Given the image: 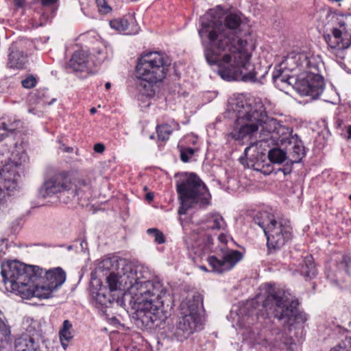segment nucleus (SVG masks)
Returning a JSON list of instances; mask_svg holds the SVG:
<instances>
[{"label": "nucleus", "mask_w": 351, "mask_h": 351, "mask_svg": "<svg viewBox=\"0 0 351 351\" xmlns=\"http://www.w3.org/2000/svg\"><path fill=\"white\" fill-rule=\"evenodd\" d=\"M188 250L192 258L195 261L196 258H202V256L208 253L213 245L212 237L206 234H193L190 241H186Z\"/></svg>", "instance_id": "f3484780"}, {"label": "nucleus", "mask_w": 351, "mask_h": 351, "mask_svg": "<svg viewBox=\"0 0 351 351\" xmlns=\"http://www.w3.org/2000/svg\"><path fill=\"white\" fill-rule=\"evenodd\" d=\"M267 237V246L269 254L281 249L291 239V228L286 219L276 220L274 215L263 211L254 218Z\"/></svg>", "instance_id": "9d476101"}, {"label": "nucleus", "mask_w": 351, "mask_h": 351, "mask_svg": "<svg viewBox=\"0 0 351 351\" xmlns=\"http://www.w3.org/2000/svg\"><path fill=\"white\" fill-rule=\"evenodd\" d=\"M241 23L240 14L225 16L221 6H217L203 18L198 33L206 62L217 66L222 79L254 82L267 71L260 73L251 64L252 45L239 35Z\"/></svg>", "instance_id": "f257e3e1"}, {"label": "nucleus", "mask_w": 351, "mask_h": 351, "mask_svg": "<svg viewBox=\"0 0 351 351\" xmlns=\"http://www.w3.org/2000/svg\"><path fill=\"white\" fill-rule=\"evenodd\" d=\"M342 345H339V348H334L330 351H351V337H346L342 341Z\"/></svg>", "instance_id": "4c0bfd02"}, {"label": "nucleus", "mask_w": 351, "mask_h": 351, "mask_svg": "<svg viewBox=\"0 0 351 351\" xmlns=\"http://www.w3.org/2000/svg\"><path fill=\"white\" fill-rule=\"evenodd\" d=\"M242 258L243 254L240 252L228 250L223 253L221 259L212 256L207 258V261L213 272L222 274L233 268Z\"/></svg>", "instance_id": "dca6fc26"}, {"label": "nucleus", "mask_w": 351, "mask_h": 351, "mask_svg": "<svg viewBox=\"0 0 351 351\" xmlns=\"http://www.w3.org/2000/svg\"><path fill=\"white\" fill-rule=\"evenodd\" d=\"M349 199L351 200V195H350V196H349Z\"/></svg>", "instance_id": "052dcab7"}, {"label": "nucleus", "mask_w": 351, "mask_h": 351, "mask_svg": "<svg viewBox=\"0 0 351 351\" xmlns=\"http://www.w3.org/2000/svg\"><path fill=\"white\" fill-rule=\"evenodd\" d=\"M145 198L148 201H152L154 199V194L152 193H148L146 194Z\"/></svg>", "instance_id": "de8ad7c7"}, {"label": "nucleus", "mask_w": 351, "mask_h": 351, "mask_svg": "<svg viewBox=\"0 0 351 351\" xmlns=\"http://www.w3.org/2000/svg\"><path fill=\"white\" fill-rule=\"evenodd\" d=\"M97 110L95 108H92L90 110V112L91 114H95Z\"/></svg>", "instance_id": "3c124183"}, {"label": "nucleus", "mask_w": 351, "mask_h": 351, "mask_svg": "<svg viewBox=\"0 0 351 351\" xmlns=\"http://www.w3.org/2000/svg\"><path fill=\"white\" fill-rule=\"evenodd\" d=\"M98 12L101 14H108L112 11V8L106 0H96Z\"/></svg>", "instance_id": "c9c22d12"}, {"label": "nucleus", "mask_w": 351, "mask_h": 351, "mask_svg": "<svg viewBox=\"0 0 351 351\" xmlns=\"http://www.w3.org/2000/svg\"><path fill=\"white\" fill-rule=\"evenodd\" d=\"M58 0H41V4L43 6H49L55 4Z\"/></svg>", "instance_id": "c03bdc74"}, {"label": "nucleus", "mask_w": 351, "mask_h": 351, "mask_svg": "<svg viewBox=\"0 0 351 351\" xmlns=\"http://www.w3.org/2000/svg\"><path fill=\"white\" fill-rule=\"evenodd\" d=\"M32 324L34 326L27 328V332L15 340V351H41L40 348L41 334L38 330H32V328H35L37 323L33 322Z\"/></svg>", "instance_id": "a211bd4d"}, {"label": "nucleus", "mask_w": 351, "mask_h": 351, "mask_svg": "<svg viewBox=\"0 0 351 351\" xmlns=\"http://www.w3.org/2000/svg\"><path fill=\"white\" fill-rule=\"evenodd\" d=\"M265 128V135L263 136L261 141H267V136L270 135L271 138L280 143L282 145H287L293 136H291L289 128L280 124L274 119L268 117Z\"/></svg>", "instance_id": "6ab92c4d"}, {"label": "nucleus", "mask_w": 351, "mask_h": 351, "mask_svg": "<svg viewBox=\"0 0 351 351\" xmlns=\"http://www.w3.org/2000/svg\"><path fill=\"white\" fill-rule=\"evenodd\" d=\"M92 302L97 308L106 307L110 303V298L100 289L95 295H93Z\"/></svg>", "instance_id": "c85d7f7f"}, {"label": "nucleus", "mask_w": 351, "mask_h": 351, "mask_svg": "<svg viewBox=\"0 0 351 351\" xmlns=\"http://www.w3.org/2000/svg\"><path fill=\"white\" fill-rule=\"evenodd\" d=\"M263 307L284 325L292 326L298 319L299 313L296 304L289 301L281 289H270L263 301Z\"/></svg>", "instance_id": "9b49d317"}, {"label": "nucleus", "mask_w": 351, "mask_h": 351, "mask_svg": "<svg viewBox=\"0 0 351 351\" xmlns=\"http://www.w3.org/2000/svg\"><path fill=\"white\" fill-rule=\"evenodd\" d=\"M105 87L107 90L110 89L111 87V84L110 82H106L105 84Z\"/></svg>", "instance_id": "8fccbe9b"}, {"label": "nucleus", "mask_w": 351, "mask_h": 351, "mask_svg": "<svg viewBox=\"0 0 351 351\" xmlns=\"http://www.w3.org/2000/svg\"><path fill=\"white\" fill-rule=\"evenodd\" d=\"M14 5L16 8H22L25 5V0H14Z\"/></svg>", "instance_id": "37998d69"}, {"label": "nucleus", "mask_w": 351, "mask_h": 351, "mask_svg": "<svg viewBox=\"0 0 351 351\" xmlns=\"http://www.w3.org/2000/svg\"><path fill=\"white\" fill-rule=\"evenodd\" d=\"M199 268H200L202 270H203V271H208V270H207V268H206L205 266H204V265L199 266Z\"/></svg>", "instance_id": "603ef678"}, {"label": "nucleus", "mask_w": 351, "mask_h": 351, "mask_svg": "<svg viewBox=\"0 0 351 351\" xmlns=\"http://www.w3.org/2000/svg\"><path fill=\"white\" fill-rule=\"evenodd\" d=\"M72 328L73 325L71 323V322L68 319H66L63 322L62 326L59 330V339L64 350L69 346V343L73 338V336L71 332Z\"/></svg>", "instance_id": "b1692460"}, {"label": "nucleus", "mask_w": 351, "mask_h": 351, "mask_svg": "<svg viewBox=\"0 0 351 351\" xmlns=\"http://www.w3.org/2000/svg\"><path fill=\"white\" fill-rule=\"evenodd\" d=\"M97 58L99 61L104 62L106 60L111 59L113 56V50L111 47L104 45L102 48L97 50Z\"/></svg>", "instance_id": "2f4dec72"}, {"label": "nucleus", "mask_w": 351, "mask_h": 351, "mask_svg": "<svg viewBox=\"0 0 351 351\" xmlns=\"http://www.w3.org/2000/svg\"><path fill=\"white\" fill-rule=\"evenodd\" d=\"M254 169L257 170V171H261V169H259L257 167H254Z\"/></svg>", "instance_id": "6e6d98bb"}, {"label": "nucleus", "mask_w": 351, "mask_h": 351, "mask_svg": "<svg viewBox=\"0 0 351 351\" xmlns=\"http://www.w3.org/2000/svg\"><path fill=\"white\" fill-rule=\"evenodd\" d=\"M21 84L25 88H32L36 86L37 80L33 75H29L21 81Z\"/></svg>", "instance_id": "e433bc0d"}, {"label": "nucleus", "mask_w": 351, "mask_h": 351, "mask_svg": "<svg viewBox=\"0 0 351 351\" xmlns=\"http://www.w3.org/2000/svg\"><path fill=\"white\" fill-rule=\"evenodd\" d=\"M169 64L167 59L159 52H149L138 59L136 71L139 80L137 84L139 100L154 95L153 84L165 78Z\"/></svg>", "instance_id": "20e7f679"}, {"label": "nucleus", "mask_w": 351, "mask_h": 351, "mask_svg": "<svg viewBox=\"0 0 351 351\" xmlns=\"http://www.w3.org/2000/svg\"><path fill=\"white\" fill-rule=\"evenodd\" d=\"M42 271L35 276L33 281L32 298L47 299L52 297L53 292L60 287L66 280V272L60 267Z\"/></svg>", "instance_id": "f8f14e48"}, {"label": "nucleus", "mask_w": 351, "mask_h": 351, "mask_svg": "<svg viewBox=\"0 0 351 351\" xmlns=\"http://www.w3.org/2000/svg\"><path fill=\"white\" fill-rule=\"evenodd\" d=\"M40 267L27 265L17 261H8L1 265L3 282L17 291L23 299L32 298L33 281L35 276L40 275Z\"/></svg>", "instance_id": "0eeeda50"}, {"label": "nucleus", "mask_w": 351, "mask_h": 351, "mask_svg": "<svg viewBox=\"0 0 351 351\" xmlns=\"http://www.w3.org/2000/svg\"><path fill=\"white\" fill-rule=\"evenodd\" d=\"M29 112H32V109H29Z\"/></svg>", "instance_id": "bf43d9fd"}, {"label": "nucleus", "mask_w": 351, "mask_h": 351, "mask_svg": "<svg viewBox=\"0 0 351 351\" xmlns=\"http://www.w3.org/2000/svg\"><path fill=\"white\" fill-rule=\"evenodd\" d=\"M88 55L84 51L75 52L69 62V66L74 71H83L87 65Z\"/></svg>", "instance_id": "5701e85b"}, {"label": "nucleus", "mask_w": 351, "mask_h": 351, "mask_svg": "<svg viewBox=\"0 0 351 351\" xmlns=\"http://www.w3.org/2000/svg\"><path fill=\"white\" fill-rule=\"evenodd\" d=\"M27 156L22 153L17 160L15 159L5 164L0 171V203L14 194L17 189L18 169L27 160Z\"/></svg>", "instance_id": "ddd939ff"}, {"label": "nucleus", "mask_w": 351, "mask_h": 351, "mask_svg": "<svg viewBox=\"0 0 351 351\" xmlns=\"http://www.w3.org/2000/svg\"><path fill=\"white\" fill-rule=\"evenodd\" d=\"M325 40L332 49H348L351 45V27L348 20L339 21V27H334L332 34L325 36Z\"/></svg>", "instance_id": "4468645a"}, {"label": "nucleus", "mask_w": 351, "mask_h": 351, "mask_svg": "<svg viewBox=\"0 0 351 351\" xmlns=\"http://www.w3.org/2000/svg\"><path fill=\"white\" fill-rule=\"evenodd\" d=\"M113 351H119V348H117V349H115V350H113Z\"/></svg>", "instance_id": "13d9d810"}, {"label": "nucleus", "mask_w": 351, "mask_h": 351, "mask_svg": "<svg viewBox=\"0 0 351 351\" xmlns=\"http://www.w3.org/2000/svg\"><path fill=\"white\" fill-rule=\"evenodd\" d=\"M173 130L171 125L168 124H162L158 125L156 128V132L158 134V138L160 141H167L169 139L170 134H171Z\"/></svg>", "instance_id": "7c9ffc66"}, {"label": "nucleus", "mask_w": 351, "mask_h": 351, "mask_svg": "<svg viewBox=\"0 0 351 351\" xmlns=\"http://www.w3.org/2000/svg\"><path fill=\"white\" fill-rule=\"evenodd\" d=\"M106 282L110 291H117L118 289H123L124 282L122 280V275L118 276L114 271H111L106 278Z\"/></svg>", "instance_id": "cd10ccee"}, {"label": "nucleus", "mask_w": 351, "mask_h": 351, "mask_svg": "<svg viewBox=\"0 0 351 351\" xmlns=\"http://www.w3.org/2000/svg\"><path fill=\"white\" fill-rule=\"evenodd\" d=\"M147 234L154 238V241L158 244H162L165 242L163 233L156 228H149L147 230Z\"/></svg>", "instance_id": "473e14b6"}, {"label": "nucleus", "mask_w": 351, "mask_h": 351, "mask_svg": "<svg viewBox=\"0 0 351 351\" xmlns=\"http://www.w3.org/2000/svg\"><path fill=\"white\" fill-rule=\"evenodd\" d=\"M11 331L3 314L0 311V348H4L10 341Z\"/></svg>", "instance_id": "393cba45"}, {"label": "nucleus", "mask_w": 351, "mask_h": 351, "mask_svg": "<svg viewBox=\"0 0 351 351\" xmlns=\"http://www.w3.org/2000/svg\"><path fill=\"white\" fill-rule=\"evenodd\" d=\"M268 157L270 162L273 163H282L286 157V152L280 149H273L269 152Z\"/></svg>", "instance_id": "c756f323"}, {"label": "nucleus", "mask_w": 351, "mask_h": 351, "mask_svg": "<svg viewBox=\"0 0 351 351\" xmlns=\"http://www.w3.org/2000/svg\"><path fill=\"white\" fill-rule=\"evenodd\" d=\"M341 265L346 271L348 274H351V255H344L342 257Z\"/></svg>", "instance_id": "58836bf2"}, {"label": "nucleus", "mask_w": 351, "mask_h": 351, "mask_svg": "<svg viewBox=\"0 0 351 351\" xmlns=\"http://www.w3.org/2000/svg\"><path fill=\"white\" fill-rule=\"evenodd\" d=\"M300 273L302 276L307 278H312L315 276L317 270L312 256H306L304 258Z\"/></svg>", "instance_id": "a878e982"}, {"label": "nucleus", "mask_w": 351, "mask_h": 351, "mask_svg": "<svg viewBox=\"0 0 351 351\" xmlns=\"http://www.w3.org/2000/svg\"><path fill=\"white\" fill-rule=\"evenodd\" d=\"M167 290L158 278L136 284L130 293L134 300L132 318L140 328H152L167 318L162 298Z\"/></svg>", "instance_id": "7ed1b4c3"}, {"label": "nucleus", "mask_w": 351, "mask_h": 351, "mask_svg": "<svg viewBox=\"0 0 351 351\" xmlns=\"http://www.w3.org/2000/svg\"><path fill=\"white\" fill-rule=\"evenodd\" d=\"M279 170L282 171L285 175H288L291 172V166H287L282 169H280Z\"/></svg>", "instance_id": "49530a36"}, {"label": "nucleus", "mask_w": 351, "mask_h": 351, "mask_svg": "<svg viewBox=\"0 0 351 351\" xmlns=\"http://www.w3.org/2000/svg\"><path fill=\"white\" fill-rule=\"evenodd\" d=\"M218 239L219 241V242L221 243H223V244H227L228 243V237L226 235V234H221L219 237H218Z\"/></svg>", "instance_id": "a18cd8bd"}, {"label": "nucleus", "mask_w": 351, "mask_h": 351, "mask_svg": "<svg viewBox=\"0 0 351 351\" xmlns=\"http://www.w3.org/2000/svg\"><path fill=\"white\" fill-rule=\"evenodd\" d=\"M72 151V148H68V149L66 150L67 152H71Z\"/></svg>", "instance_id": "5fc2aeb1"}, {"label": "nucleus", "mask_w": 351, "mask_h": 351, "mask_svg": "<svg viewBox=\"0 0 351 351\" xmlns=\"http://www.w3.org/2000/svg\"><path fill=\"white\" fill-rule=\"evenodd\" d=\"M26 58L21 51H12L9 54L8 64L12 69H21L23 66Z\"/></svg>", "instance_id": "bb28decb"}, {"label": "nucleus", "mask_w": 351, "mask_h": 351, "mask_svg": "<svg viewBox=\"0 0 351 351\" xmlns=\"http://www.w3.org/2000/svg\"><path fill=\"white\" fill-rule=\"evenodd\" d=\"M56 99H53L52 101L50 102L49 104H51L53 101H54Z\"/></svg>", "instance_id": "4d7b16f0"}, {"label": "nucleus", "mask_w": 351, "mask_h": 351, "mask_svg": "<svg viewBox=\"0 0 351 351\" xmlns=\"http://www.w3.org/2000/svg\"><path fill=\"white\" fill-rule=\"evenodd\" d=\"M202 303L199 294H193L183 300L180 305V316L176 322L166 329V336L178 341H183L193 334L201 325L199 307Z\"/></svg>", "instance_id": "423d86ee"}, {"label": "nucleus", "mask_w": 351, "mask_h": 351, "mask_svg": "<svg viewBox=\"0 0 351 351\" xmlns=\"http://www.w3.org/2000/svg\"><path fill=\"white\" fill-rule=\"evenodd\" d=\"M289 69L300 73L292 75L287 74L281 69H276L273 73L275 86L282 91L292 86L301 95L318 98L325 88L324 78L319 74L322 63L318 58L304 53H290L283 62Z\"/></svg>", "instance_id": "f03ea898"}, {"label": "nucleus", "mask_w": 351, "mask_h": 351, "mask_svg": "<svg viewBox=\"0 0 351 351\" xmlns=\"http://www.w3.org/2000/svg\"><path fill=\"white\" fill-rule=\"evenodd\" d=\"M287 144L290 146L289 158L291 164L300 162L305 155L302 141L298 140L295 136V137H292Z\"/></svg>", "instance_id": "aec40b11"}, {"label": "nucleus", "mask_w": 351, "mask_h": 351, "mask_svg": "<svg viewBox=\"0 0 351 351\" xmlns=\"http://www.w3.org/2000/svg\"><path fill=\"white\" fill-rule=\"evenodd\" d=\"M129 22L125 18L114 19L110 21V26L111 28L119 32H123L128 30L125 32L126 34H136L138 32L139 27L136 24L129 29Z\"/></svg>", "instance_id": "4be33fe9"}, {"label": "nucleus", "mask_w": 351, "mask_h": 351, "mask_svg": "<svg viewBox=\"0 0 351 351\" xmlns=\"http://www.w3.org/2000/svg\"><path fill=\"white\" fill-rule=\"evenodd\" d=\"M176 189L180 200L178 214L185 215L186 211L199 204L200 206L210 204V194L205 184L195 173H191L176 183Z\"/></svg>", "instance_id": "1a4fd4ad"}, {"label": "nucleus", "mask_w": 351, "mask_h": 351, "mask_svg": "<svg viewBox=\"0 0 351 351\" xmlns=\"http://www.w3.org/2000/svg\"><path fill=\"white\" fill-rule=\"evenodd\" d=\"M204 228L211 230H223L227 224L223 217L218 213H210L204 222Z\"/></svg>", "instance_id": "412c9836"}, {"label": "nucleus", "mask_w": 351, "mask_h": 351, "mask_svg": "<svg viewBox=\"0 0 351 351\" xmlns=\"http://www.w3.org/2000/svg\"><path fill=\"white\" fill-rule=\"evenodd\" d=\"M117 267V260L115 257L106 258L100 263V267L106 270H113Z\"/></svg>", "instance_id": "f704fd0d"}, {"label": "nucleus", "mask_w": 351, "mask_h": 351, "mask_svg": "<svg viewBox=\"0 0 351 351\" xmlns=\"http://www.w3.org/2000/svg\"><path fill=\"white\" fill-rule=\"evenodd\" d=\"M21 122L14 121L13 122L6 123L3 120L0 119V130L10 132H14L19 127Z\"/></svg>", "instance_id": "72a5a7b5"}, {"label": "nucleus", "mask_w": 351, "mask_h": 351, "mask_svg": "<svg viewBox=\"0 0 351 351\" xmlns=\"http://www.w3.org/2000/svg\"><path fill=\"white\" fill-rule=\"evenodd\" d=\"M233 110L237 118L230 134L232 138L241 140L260 130L261 139L265 135L263 125H265L268 119L262 104L238 102Z\"/></svg>", "instance_id": "39448f33"}, {"label": "nucleus", "mask_w": 351, "mask_h": 351, "mask_svg": "<svg viewBox=\"0 0 351 351\" xmlns=\"http://www.w3.org/2000/svg\"><path fill=\"white\" fill-rule=\"evenodd\" d=\"M194 154V149L193 148H186L181 151L180 158L181 160L186 162L189 160V158Z\"/></svg>", "instance_id": "ea45409f"}, {"label": "nucleus", "mask_w": 351, "mask_h": 351, "mask_svg": "<svg viewBox=\"0 0 351 351\" xmlns=\"http://www.w3.org/2000/svg\"><path fill=\"white\" fill-rule=\"evenodd\" d=\"M89 189V184L85 180H80L77 186L66 173H60L45 180L39 189V195L43 198L56 196L60 202L68 204L76 197H83Z\"/></svg>", "instance_id": "6e6552de"}, {"label": "nucleus", "mask_w": 351, "mask_h": 351, "mask_svg": "<svg viewBox=\"0 0 351 351\" xmlns=\"http://www.w3.org/2000/svg\"><path fill=\"white\" fill-rule=\"evenodd\" d=\"M105 150V146L102 143H96L94 145V151L97 153H103Z\"/></svg>", "instance_id": "79ce46f5"}, {"label": "nucleus", "mask_w": 351, "mask_h": 351, "mask_svg": "<svg viewBox=\"0 0 351 351\" xmlns=\"http://www.w3.org/2000/svg\"><path fill=\"white\" fill-rule=\"evenodd\" d=\"M348 138L351 139V125L348 128Z\"/></svg>", "instance_id": "09e8293b"}, {"label": "nucleus", "mask_w": 351, "mask_h": 351, "mask_svg": "<svg viewBox=\"0 0 351 351\" xmlns=\"http://www.w3.org/2000/svg\"><path fill=\"white\" fill-rule=\"evenodd\" d=\"M122 274V280L124 282L123 289L131 293V289L137 283L149 280L151 273L147 267L142 265H126Z\"/></svg>", "instance_id": "2eb2a0df"}, {"label": "nucleus", "mask_w": 351, "mask_h": 351, "mask_svg": "<svg viewBox=\"0 0 351 351\" xmlns=\"http://www.w3.org/2000/svg\"><path fill=\"white\" fill-rule=\"evenodd\" d=\"M250 149V147H246L244 150V153H243V155L241 156L240 158H239V161L244 166H246L247 167H249L250 166V165L247 162V159L245 158L247 157V152Z\"/></svg>", "instance_id": "a19ab883"}, {"label": "nucleus", "mask_w": 351, "mask_h": 351, "mask_svg": "<svg viewBox=\"0 0 351 351\" xmlns=\"http://www.w3.org/2000/svg\"><path fill=\"white\" fill-rule=\"evenodd\" d=\"M5 137V135L3 134H1L0 136V141Z\"/></svg>", "instance_id": "864d4df0"}]
</instances>
